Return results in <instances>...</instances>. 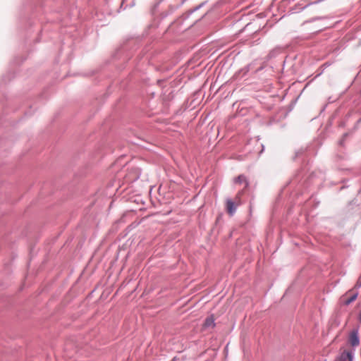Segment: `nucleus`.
<instances>
[{
	"mask_svg": "<svg viewBox=\"0 0 361 361\" xmlns=\"http://www.w3.org/2000/svg\"><path fill=\"white\" fill-rule=\"evenodd\" d=\"M235 183H238V184H241V183H245V188H246L247 186H248V182L247 180V178L245 176L243 175H240L238 176L235 179Z\"/></svg>",
	"mask_w": 361,
	"mask_h": 361,
	"instance_id": "20e7f679",
	"label": "nucleus"
},
{
	"mask_svg": "<svg viewBox=\"0 0 361 361\" xmlns=\"http://www.w3.org/2000/svg\"><path fill=\"white\" fill-rule=\"evenodd\" d=\"M361 287V277L358 279V281L356 283L355 288H360Z\"/></svg>",
	"mask_w": 361,
	"mask_h": 361,
	"instance_id": "1a4fd4ad",
	"label": "nucleus"
},
{
	"mask_svg": "<svg viewBox=\"0 0 361 361\" xmlns=\"http://www.w3.org/2000/svg\"><path fill=\"white\" fill-rule=\"evenodd\" d=\"M348 342L350 345L353 347L359 345L360 339L358 337L357 330H353V331L350 332L349 335Z\"/></svg>",
	"mask_w": 361,
	"mask_h": 361,
	"instance_id": "f257e3e1",
	"label": "nucleus"
},
{
	"mask_svg": "<svg viewBox=\"0 0 361 361\" xmlns=\"http://www.w3.org/2000/svg\"><path fill=\"white\" fill-rule=\"evenodd\" d=\"M243 194V190L239 191L235 197L234 202H235L236 206H238L241 204V196Z\"/></svg>",
	"mask_w": 361,
	"mask_h": 361,
	"instance_id": "6e6552de",
	"label": "nucleus"
},
{
	"mask_svg": "<svg viewBox=\"0 0 361 361\" xmlns=\"http://www.w3.org/2000/svg\"><path fill=\"white\" fill-rule=\"evenodd\" d=\"M237 207L233 200L228 198L226 200V209L229 215L232 216L235 213Z\"/></svg>",
	"mask_w": 361,
	"mask_h": 361,
	"instance_id": "f03ea898",
	"label": "nucleus"
},
{
	"mask_svg": "<svg viewBox=\"0 0 361 361\" xmlns=\"http://www.w3.org/2000/svg\"><path fill=\"white\" fill-rule=\"evenodd\" d=\"M357 293H355L350 297H349L348 298H345L343 300L344 305H348L352 302H353L357 298Z\"/></svg>",
	"mask_w": 361,
	"mask_h": 361,
	"instance_id": "423d86ee",
	"label": "nucleus"
},
{
	"mask_svg": "<svg viewBox=\"0 0 361 361\" xmlns=\"http://www.w3.org/2000/svg\"><path fill=\"white\" fill-rule=\"evenodd\" d=\"M243 194V190L239 191L235 197L234 202H235L236 206H238L241 204V196Z\"/></svg>",
	"mask_w": 361,
	"mask_h": 361,
	"instance_id": "0eeeda50",
	"label": "nucleus"
},
{
	"mask_svg": "<svg viewBox=\"0 0 361 361\" xmlns=\"http://www.w3.org/2000/svg\"><path fill=\"white\" fill-rule=\"evenodd\" d=\"M214 319L213 317H207L204 323V328L214 327Z\"/></svg>",
	"mask_w": 361,
	"mask_h": 361,
	"instance_id": "39448f33",
	"label": "nucleus"
},
{
	"mask_svg": "<svg viewBox=\"0 0 361 361\" xmlns=\"http://www.w3.org/2000/svg\"><path fill=\"white\" fill-rule=\"evenodd\" d=\"M353 351L351 350H344L337 361H353Z\"/></svg>",
	"mask_w": 361,
	"mask_h": 361,
	"instance_id": "7ed1b4c3",
	"label": "nucleus"
}]
</instances>
